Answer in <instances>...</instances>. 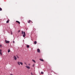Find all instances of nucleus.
<instances>
[{"label":"nucleus","instance_id":"f8f14e48","mask_svg":"<svg viewBox=\"0 0 75 75\" xmlns=\"http://www.w3.org/2000/svg\"><path fill=\"white\" fill-rule=\"evenodd\" d=\"M34 44H37V41H35L34 42Z\"/></svg>","mask_w":75,"mask_h":75},{"label":"nucleus","instance_id":"aec40b11","mask_svg":"<svg viewBox=\"0 0 75 75\" xmlns=\"http://www.w3.org/2000/svg\"><path fill=\"white\" fill-rule=\"evenodd\" d=\"M22 34L23 35V31H22Z\"/></svg>","mask_w":75,"mask_h":75},{"label":"nucleus","instance_id":"cd10ccee","mask_svg":"<svg viewBox=\"0 0 75 75\" xmlns=\"http://www.w3.org/2000/svg\"><path fill=\"white\" fill-rule=\"evenodd\" d=\"M30 65V64H28V65H29H29Z\"/></svg>","mask_w":75,"mask_h":75},{"label":"nucleus","instance_id":"f257e3e1","mask_svg":"<svg viewBox=\"0 0 75 75\" xmlns=\"http://www.w3.org/2000/svg\"><path fill=\"white\" fill-rule=\"evenodd\" d=\"M25 32H23V37H25Z\"/></svg>","mask_w":75,"mask_h":75},{"label":"nucleus","instance_id":"2eb2a0df","mask_svg":"<svg viewBox=\"0 0 75 75\" xmlns=\"http://www.w3.org/2000/svg\"><path fill=\"white\" fill-rule=\"evenodd\" d=\"M30 22H31V21L29 20L28 21V23H30Z\"/></svg>","mask_w":75,"mask_h":75},{"label":"nucleus","instance_id":"a211bd4d","mask_svg":"<svg viewBox=\"0 0 75 75\" xmlns=\"http://www.w3.org/2000/svg\"><path fill=\"white\" fill-rule=\"evenodd\" d=\"M41 74H44V72L42 71L41 72Z\"/></svg>","mask_w":75,"mask_h":75},{"label":"nucleus","instance_id":"9b49d317","mask_svg":"<svg viewBox=\"0 0 75 75\" xmlns=\"http://www.w3.org/2000/svg\"><path fill=\"white\" fill-rule=\"evenodd\" d=\"M35 28H33V30L34 31H35Z\"/></svg>","mask_w":75,"mask_h":75},{"label":"nucleus","instance_id":"393cba45","mask_svg":"<svg viewBox=\"0 0 75 75\" xmlns=\"http://www.w3.org/2000/svg\"><path fill=\"white\" fill-rule=\"evenodd\" d=\"M33 67H34V64L33 65Z\"/></svg>","mask_w":75,"mask_h":75},{"label":"nucleus","instance_id":"39448f33","mask_svg":"<svg viewBox=\"0 0 75 75\" xmlns=\"http://www.w3.org/2000/svg\"><path fill=\"white\" fill-rule=\"evenodd\" d=\"M38 52H40V49H38L37 50Z\"/></svg>","mask_w":75,"mask_h":75},{"label":"nucleus","instance_id":"412c9836","mask_svg":"<svg viewBox=\"0 0 75 75\" xmlns=\"http://www.w3.org/2000/svg\"><path fill=\"white\" fill-rule=\"evenodd\" d=\"M2 10V9L1 8H0V11H1Z\"/></svg>","mask_w":75,"mask_h":75},{"label":"nucleus","instance_id":"6e6552de","mask_svg":"<svg viewBox=\"0 0 75 75\" xmlns=\"http://www.w3.org/2000/svg\"><path fill=\"white\" fill-rule=\"evenodd\" d=\"M0 54L2 55V53H1V50L0 49Z\"/></svg>","mask_w":75,"mask_h":75},{"label":"nucleus","instance_id":"dca6fc26","mask_svg":"<svg viewBox=\"0 0 75 75\" xmlns=\"http://www.w3.org/2000/svg\"><path fill=\"white\" fill-rule=\"evenodd\" d=\"M9 23V20H8L6 21V23Z\"/></svg>","mask_w":75,"mask_h":75},{"label":"nucleus","instance_id":"5701e85b","mask_svg":"<svg viewBox=\"0 0 75 75\" xmlns=\"http://www.w3.org/2000/svg\"><path fill=\"white\" fill-rule=\"evenodd\" d=\"M20 30H18V33H20Z\"/></svg>","mask_w":75,"mask_h":75},{"label":"nucleus","instance_id":"f03ea898","mask_svg":"<svg viewBox=\"0 0 75 75\" xmlns=\"http://www.w3.org/2000/svg\"><path fill=\"white\" fill-rule=\"evenodd\" d=\"M14 60H17V57L15 56L14 57Z\"/></svg>","mask_w":75,"mask_h":75},{"label":"nucleus","instance_id":"b1692460","mask_svg":"<svg viewBox=\"0 0 75 75\" xmlns=\"http://www.w3.org/2000/svg\"><path fill=\"white\" fill-rule=\"evenodd\" d=\"M1 46H2V45H0V47H1Z\"/></svg>","mask_w":75,"mask_h":75},{"label":"nucleus","instance_id":"c85d7f7f","mask_svg":"<svg viewBox=\"0 0 75 75\" xmlns=\"http://www.w3.org/2000/svg\"><path fill=\"white\" fill-rule=\"evenodd\" d=\"M32 23H33V22H32Z\"/></svg>","mask_w":75,"mask_h":75},{"label":"nucleus","instance_id":"ddd939ff","mask_svg":"<svg viewBox=\"0 0 75 75\" xmlns=\"http://www.w3.org/2000/svg\"><path fill=\"white\" fill-rule=\"evenodd\" d=\"M32 61H33V62H34V63H35V61L34 60H32Z\"/></svg>","mask_w":75,"mask_h":75},{"label":"nucleus","instance_id":"6ab92c4d","mask_svg":"<svg viewBox=\"0 0 75 75\" xmlns=\"http://www.w3.org/2000/svg\"><path fill=\"white\" fill-rule=\"evenodd\" d=\"M16 57H17V58H19V57H18L17 55H16Z\"/></svg>","mask_w":75,"mask_h":75},{"label":"nucleus","instance_id":"9d476101","mask_svg":"<svg viewBox=\"0 0 75 75\" xmlns=\"http://www.w3.org/2000/svg\"><path fill=\"white\" fill-rule=\"evenodd\" d=\"M20 64L21 65H23V62H20Z\"/></svg>","mask_w":75,"mask_h":75},{"label":"nucleus","instance_id":"4be33fe9","mask_svg":"<svg viewBox=\"0 0 75 75\" xmlns=\"http://www.w3.org/2000/svg\"><path fill=\"white\" fill-rule=\"evenodd\" d=\"M11 35H12L13 34V33H12V32H11Z\"/></svg>","mask_w":75,"mask_h":75},{"label":"nucleus","instance_id":"bb28decb","mask_svg":"<svg viewBox=\"0 0 75 75\" xmlns=\"http://www.w3.org/2000/svg\"><path fill=\"white\" fill-rule=\"evenodd\" d=\"M13 43H14V42H15L13 41Z\"/></svg>","mask_w":75,"mask_h":75},{"label":"nucleus","instance_id":"20e7f679","mask_svg":"<svg viewBox=\"0 0 75 75\" xmlns=\"http://www.w3.org/2000/svg\"><path fill=\"white\" fill-rule=\"evenodd\" d=\"M25 67H26V68H28V69H30V67H29V66H26Z\"/></svg>","mask_w":75,"mask_h":75},{"label":"nucleus","instance_id":"f3484780","mask_svg":"<svg viewBox=\"0 0 75 75\" xmlns=\"http://www.w3.org/2000/svg\"><path fill=\"white\" fill-rule=\"evenodd\" d=\"M10 52V50L8 49V52Z\"/></svg>","mask_w":75,"mask_h":75},{"label":"nucleus","instance_id":"1a4fd4ad","mask_svg":"<svg viewBox=\"0 0 75 75\" xmlns=\"http://www.w3.org/2000/svg\"><path fill=\"white\" fill-rule=\"evenodd\" d=\"M20 62H17V64L18 65H20Z\"/></svg>","mask_w":75,"mask_h":75},{"label":"nucleus","instance_id":"7ed1b4c3","mask_svg":"<svg viewBox=\"0 0 75 75\" xmlns=\"http://www.w3.org/2000/svg\"><path fill=\"white\" fill-rule=\"evenodd\" d=\"M5 41L6 43H9L10 42V41H8L7 40H6Z\"/></svg>","mask_w":75,"mask_h":75},{"label":"nucleus","instance_id":"a878e982","mask_svg":"<svg viewBox=\"0 0 75 75\" xmlns=\"http://www.w3.org/2000/svg\"><path fill=\"white\" fill-rule=\"evenodd\" d=\"M31 75H33V73L32 72L31 73Z\"/></svg>","mask_w":75,"mask_h":75},{"label":"nucleus","instance_id":"0eeeda50","mask_svg":"<svg viewBox=\"0 0 75 75\" xmlns=\"http://www.w3.org/2000/svg\"><path fill=\"white\" fill-rule=\"evenodd\" d=\"M40 59V60L41 61H42V62L44 61V59Z\"/></svg>","mask_w":75,"mask_h":75},{"label":"nucleus","instance_id":"423d86ee","mask_svg":"<svg viewBox=\"0 0 75 75\" xmlns=\"http://www.w3.org/2000/svg\"><path fill=\"white\" fill-rule=\"evenodd\" d=\"M16 23H18V24H20V22H19L18 21H16Z\"/></svg>","mask_w":75,"mask_h":75},{"label":"nucleus","instance_id":"4468645a","mask_svg":"<svg viewBox=\"0 0 75 75\" xmlns=\"http://www.w3.org/2000/svg\"><path fill=\"white\" fill-rule=\"evenodd\" d=\"M26 47L27 48H29V47H30V46H29V45H26Z\"/></svg>","mask_w":75,"mask_h":75}]
</instances>
